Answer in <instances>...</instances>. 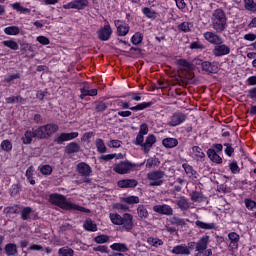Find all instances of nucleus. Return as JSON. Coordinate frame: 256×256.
I'll return each instance as SVG.
<instances>
[{
	"label": "nucleus",
	"mask_w": 256,
	"mask_h": 256,
	"mask_svg": "<svg viewBox=\"0 0 256 256\" xmlns=\"http://www.w3.org/2000/svg\"><path fill=\"white\" fill-rule=\"evenodd\" d=\"M48 201L49 203H51V205H55L63 211H80V213H91V210H89L88 208L77 205L67 200V196L63 194L52 193L49 195Z\"/></svg>",
	"instance_id": "f257e3e1"
},
{
	"label": "nucleus",
	"mask_w": 256,
	"mask_h": 256,
	"mask_svg": "<svg viewBox=\"0 0 256 256\" xmlns=\"http://www.w3.org/2000/svg\"><path fill=\"white\" fill-rule=\"evenodd\" d=\"M212 27L216 33H223L227 29V14L221 8L214 10L212 14Z\"/></svg>",
	"instance_id": "f03ea898"
},
{
	"label": "nucleus",
	"mask_w": 256,
	"mask_h": 256,
	"mask_svg": "<svg viewBox=\"0 0 256 256\" xmlns=\"http://www.w3.org/2000/svg\"><path fill=\"white\" fill-rule=\"evenodd\" d=\"M38 131L39 139H49V137L55 135L59 131V125L55 123H48L46 125L39 126L36 128Z\"/></svg>",
	"instance_id": "7ed1b4c3"
},
{
	"label": "nucleus",
	"mask_w": 256,
	"mask_h": 256,
	"mask_svg": "<svg viewBox=\"0 0 256 256\" xmlns=\"http://www.w3.org/2000/svg\"><path fill=\"white\" fill-rule=\"evenodd\" d=\"M147 179L149 181V187H161L165 179V171L163 170H153L147 174Z\"/></svg>",
	"instance_id": "20e7f679"
},
{
	"label": "nucleus",
	"mask_w": 256,
	"mask_h": 256,
	"mask_svg": "<svg viewBox=\"0 0 256 256\" xmlns=\"http://www.w3.org/2000/svg\"><path fill=\"white\" fill-rule=\"evenodd\" d=\"M133 169H135V164L131 163L129 160L120 161L113 166V172L118 175H127V173L133 171Z\"/></svg>",
	"instance_id": "39448f33"
},
{
	"label": "nucleus",
	"mask_w": 256,
	"mask_h": 256,
	"mask_svg": "<svg viewBox=\"0 0 256 256\" xmlns=\"http://www.w3.org/2000/svg\"><path fill=\"white\" fill-rule=\"evenodd\" d=\"M79 137V132H62L54 136L53 143L55 145H63L67 141H73Z\"/></svg>",
	"instance_id": "423d86ee"
},
{
	"label": "nucleus",
	"mask_w": 256,
	"mask_h": 256,
	"mask_svg": "<svg viewBox=\"0 0 256 256\" xmlns=\"http://www.w3.org/2000/svg\"><path fill=\"white\" fill-rule=\"evenodd\" d=\"M187 121V114L176 111L170 117V121L168 122L169 127H179V125H183Z\"/></svg>",
	"instance_id": "0eeeda50"
},
{
	"label": "nucleus",
	"mask_w": 256,
	"mask_h": 256,
	"mask_svg": "<svg viewBox=\"0 0 256 256\" xmlns=\"http://www.w3.org/2000/svg\"><path fill=\"white\" fill-rule=\"evenodd\" d=\"M153 105V102H142L138 103L136 106H132L127 101H120V107L122 109H130V111H145V109H149Z\"/></svg>",
	"instance_id": "6e6552de"
},
{
	"label": "nucleus",
	"mask_w": 256,
	"mask_h": 256,
	"mask_svg": "<svg viewBox=\"0 0 256 256\" xmlns=\"http://www.w3.org/2000/svg\"><path fill=\"white\" fill-rule=\"evenodd\" d=\"M96 34L99 41H109V39H111V36L113 35V29L111 28V24L107 22V24L97 30Z\"/></svg>",
	"instance_id": "1a4fd4ad"
},
{
	"label": "nucleus",
	"mask_w": 256,
	"mask_h": 256,
	"mask_svg": "<svg viewBox=\"0 0 256 256\" xmlns=\"http://www.w3.org/2000/svg\"><path fill=\"white\" fill-rule=\"evenodd\" d=\"M209 235L202 236L196 242V254L194 256H203V253L206 251L207 247H209Z\"/></svg>",
	"instance_id": "9d476101"
},
{
	"label": "nucleus",
	"mask_w": 256,
	"mask_h": 256,
	"mask_svg": "<svg viewBox=\"0 0 256 256\" xmlns=\"http://www.w3.org/2000/svg\"><path fill=\"white\" fill-rule=\"evenodd\" d=\"M86 7H89V0H72L62 6L64 9H77L78 11H83Z\"/></svg>",
	"instance_id": "9b49d317"
},
{
	"label": "nucleus",
	"mask_w": 256,
	"mask_h": 256,
	"mask_svg": "<svg viewBox=\"0 0 256 256\" xmlns=\"http://www.w3.org/2000/svg\"><path fill=\"white\" fill-rule=\"evenodd\" d=\"M114 25L116 27V33L118 37H125L129 34V24H127L124 20H115Z\"/></svg>",
	"instance_id": "f8f14e48"
},
{
	"label": "nucleus",
	"mask_w": 256,
	"mask_h": 256,
	"mask_svg": "<svg viewBox=\"0 0 256 256\" xmlns=\"http://www.w3.org/2000/svg\"><path fill=\"white\" fill-rule=\"evenodd\" d=\"M229 53H231V47L223 43L216 44L212 49V55H214V57H225V55H229Z\"/></svg>",
	"instance_id": "ddd939ff"
},
{
	"label": "nucleus",
	"mask_w": 256,
	"mask_h": 256,
	"mask_svg": "<svg viewBox=\"0 0 256 256\" xmlns=\"http://www.w3.org/2000/svg\"><path fill=\"white\" fill-rule=\"evenodd\" d=\"M203 37L205 41H207L211 45H220V43H223V37L213 31L204 32Z\"/></svg>",
	"instance_id": "4468645a"
},
{
	"label": "nucleus",
	"mask_w": 256,
	"mask_h": 256,
	"mask_svg": "<svg viewBox=\"0 0 256 256\" xmlns=\"http://www.w3.org/2000/svg\"><path fill=\"white\" fill-rule=\"evenodd\" d=\"M33 139H39V133L37 128L35 130H26L24 135L21 137L23 145H31Z\"/></svg>",
	"instance_id": "2eb2a0df"
},
{
	"label": "nucleus",
	"mask_w": 256,
	"mask_h": 256,
	"mask_svg": "<svg viewBox=\"0 0 256 256\" xmlns=\"http://www.w3.org/2000/svg\"><path fill=\"white\" fill-rule=\"evenodd\" d=\"M152 209L154 213H158V215H166V217L173 215V208L168 204L154 205Z\"/></svg>",
	"instance_id": "dca6fc26"
},
{
	"label": "nucleus",
	"mask_w": 256,
	"mask_h": 256,
	"mask_svg": "<svg viewBox=\"0 0 256 256\" xmlns=\"http://www.w3.org/2000/svg\"><path fill=\"white\" fill-rule=\"evenodd\" d=\"M202 71L209 74L219 73V64L217 62L202 61L201 62Z\"/></svg>",
	"instance_id": "f3484780"
},
{
	"label": "nucleus",
	"mask_w": 256,
	"mask_h": 256,
	"mask_svg": "<svg viewBox=\"0 0 256 256\" xmlns=\"http://www.w3.org/2000/svg\"><path fill=\"white\" fill-rule=\"evenodd\" d=\"M121 225L123 229H125V231L127 232L131 231L135 227V224L133 223V214L124 213L122 215Z\"/></svg>",
	"instance_id": "a211bd4d"
},
{
	"label": "nucleus",
	"mask_w": 256,
	"mask_h": 256,
	"mask_svg": "<svg viewBox=\"0 0 256 256\" xmlns=\"http://www.w3.org/2000/svg\"><path fill=\"white\" fill-rule=\"evenodd\" d=\"M76 171L81 175V177H89L93 173L91 166L85 162H80L76 166Z\"/></svg>",
	"instance_id": "6ab92c4d"
},
{
	"label": "nucleus",
	"mask_w": 256,
	"mask_h": 256,
	"mask_svg": "<svg viewBox=\"0 0 256 256\" xmlns=\"http://www.w3.org/2000/svg\"><path fill=\"white\" fill-rule=\"evenodd\" d=\"M155 143H157V137L155 136V134H149L146 137L145 142H144L143 147H142L143 153H145V155L150 153L151 148L153 147V145Z\"/></svg>",
	"instance_id": "aec40b11"
},
{
	"label": "nucleus",
	"mask_w": 256,
	"mask_h": 256,
	"mask_svg": "<svg viewBox=\"0 0 256 256\" xmlns=\"http://www.w3.org/2000/svg\"><path fill=\"white\" fill-rule=\"evenodd\" d=\"M120 189H135L139 185V182L135 179H122L117 182Z\"/></svg>",
	"instance_id": "412c9836"
},
{
	"label": "nucleus",
	"mask_w": 256,
	"mask_h": 256,
	"mask_svg": "<svg viewBox=\"0 0 256 256\" xmlns=\"http://www.w3.org/2000/svg\"><path fill=\"white\" fill-rule=\"evenodd\" d=\"M79 151H81V145L77 142H70L65 146L66 155H75V153H79Z\"/></svg>",
	"instance_id": "4be33fe9"
},
{
	"label": "nucleus",
	"mask_w": 256,
	"mask_h": 256,
	"mask_svg": "<svg viewBox=\"0 0 256 256\" xmlns=\"http://www.w3.org/2000/svg\"><path fill=\"white\" fill-rule=\"evenodd\" d=\"M206 153H207L208 159H210L212 163H216L217 165H221V163H223V158H221V156L217 154L215 149L209 148Z\"/></svg>",
	"instance_id": "5701e85b"
},
{
	"label": "nucleus",
	"mask_w": 256,
	"mask_h": 256,
	"mask_svg": "<svg viewBox=\"0 0 256 256\" xmlns=\"http://www.w3.org/2000/svg\"><path fill=\"white\" fill-rule=\"evenodd\" d=\"M172 253L174 255H191V250L185 244H179L173 247Z\"/></svg>",
	"instance_id": "b1692460"
},
{
	"label": "nucleus",
	"mask_w": 256,
	"mask_h": 256,
	"mask_svg": "<svg viewBox=\"0 0 256 256\" xmlns=\"http://www.w3.org/2000/svg\"><path fill=\"white\" fill-rule=\"evenodd\" d=\"M175 204L177 205L180 211H187L190 207L189 199H187V197L185 196H181L177 198V200L175 201Z\"/></svg>",
	"instance_id": "393cba45"
},
{
	"label": "nucleus",
	"mask_w": 256,
	"mask_h": 256,
	"mask_svg": "<svg viewBox=\"0 0 256 256\" xmlns=\"http://www.w3.org/2000/svg\"><path fill=\"white\" fill-rule=\"evenodd\" d=\"M195 225L198 229H203L204 231H211L217 227L215 223H207L201 220H197Z\"/></svg>",
	"instance_id": "a878e982"
},
{
	"label": "nucleus",
	"mask_w": 256,
	"mask_h": 256,
	"mask_svg": "<svg viewBox=\"0 0 256 256\" xmlns=\"http://www.w3.org/2000/svg\"><path fill=\"white\" fill-rule=\"evenodd\" d=\"M162 145L166 149H174V147L179 145V140H177V138H164L162 140Z\"/></svg>",
	"instance_id": "bb28decb"
},
{
	"label": "nucleus",
	"mask_w": 256,
	"mask_h": 256,
	"mask_svg": "<svg viewBox=\"0 0 256 256\" xmlns=\"http://www.w3.org/2000/svg\"><path fill=\"white\" fill-rule=\"evenodd\" d=\"M228 239L230 241V247L232 249H237V247H239V239H240V236L239 234H237L236 232H230L228 234Z\"/></svg>",
	"instance_id": "cd10ccee"
},
{
	"label": "nucleus",
	"mask_w": 256,
	"mask_h": 256,
	"mask_svg": "<svg viewBox=\"0 0 256 256\" xmlns=\"http://www.w3.org/2000/svg\"><path fill=\"white\" fill-rule=\"evenodd\" d=\"M141 12L146 19H150L151 21H155V19H157V12L149 7L142 8Z\"/></svg>",
	"instance_id": "c85d7f7f"
},
{
	"label": "nucleus",
	"mask_w": 256,
	"mask_h": 256,
	"mask_svg": "<svg viewBox=\"0 0 256 256\" xmlns=\"http://www.w3.org/2000/svg\"><path fill=\"white\" fill-rule=\"evenodd\" d=\"M5 255L7 256H15L19 251L17 250V244L15 243H8L4 247Z\"/></svg>",
	"instance_id": "c756f323"
},
{
	"label": "nucleus",
	"mask_w": 256,
	"mask_h": 256,
	"mask_svg": "<svg viewBox=\"0 0 256 256\" xmlns=\"http://www.w3.org/2000/svg\"><path fill=\"white\" fill-rule=\"evenodd\" d=\"M21 220L22 221H29L31 219V215H33L34 211L33 208L26 206V207H21Z\"/></svg>",
	"instance_id": "7c9ffc66"
},
{
	"label": "nucleus",
	"mask_w": 256,
	"mask_h": 256,
	"mask_svg": "<svg viewBox=\"0 0 256 256\" xmlns=\"http://www.w3.org/2000/svg\"><path fill=\"white\" fill-rule=\"evenodd\" d=\"M110 249H112V251H117L118 253H127V251H129L127 244L117 242L110 245Z\"/></svg>",
	"instance_id": "2f4dec72"
},
{
	"label": "nucleus",
	"mask_w": 256,
	"mask_h": 256,
	"mask_svg": "<svg viewBox=\"0 0 256 256\" xmlns=\"http://www.w3.org/2000/svg\"><path fill=\"white\" fill-rule=\"evenodd\" d=\"M136 211L140 219H149V210H147V206L139 204Z\"/></svg>",
	"instance_id": "473e14b6"
},
{
	"label": "nucleus",
	"mask_w": 256,
	"mask_h": 256,
	"mask_svg": "<svg viewBox=\"0 0 256 256\" xmlns=\"http://www.w3.org/2000/svg\"><path fill=\"white\" fill-rule=\"evenodd\" d=\"M95 147L97 149V153H100L101 155L107 153V146L105 145V141L101 138H97L95 140Z\"/></svg>",
	"instance_id": "72a5a7b5"
},
{
	"label": "nucleus",
	"mask_w": 256,
	"mask_h": 256,
	"mask_svg": "<svg viewBox=\"0 0 256 256\" xmlns=\"http://www.w3.org/2000/svg\"><path fill=\"white\" fill-rule=\"evenodd\" d=\"M182 169H184L187 177H189V178L195 177V179H197V176H195V175H197V171H195L193 166H191L189 163H183Z\"/></svg>",
	"instance_id": "f704fd0d"
},
{
	"label": "nucleus",
	"mask_w": 256,
	"mask_h": 256,
	"mask_svg": "<svg viewBox=\"0 0 256 256\" xmlns=\"http://www.w3.org/2000/svg\"><path fill=\"white\" fill-rule=\"evenodd\" d=\"M192 152L194 153L197 161H205V152H203V149L199 146H193L192 147Z\"/></svg>",
	"instance_id": "c9c22d12"
},
{
	"label": "nucleus",
	"mask_w": 256,
	"mask_h": 256,
	"mask_svg": "<svg viewBox=\"0 0 256 256\" xmlns=\"http://www.w3.org/2000/svg\"><path fill=\"white\" fill-rule=\"evenodd\" d=\"M83 227L85 231H88L90 233H95L97 231V224L93 223V220L91 219L85 220Z\"/></svg>",
	"instance_id": "e433bc0d"
},
{
	"label": "nucleus",
	"mask_w": 256,
	"mask_h": 256,
	"mask_svg": "<svg viewBox=\"0 0 256 256\" xmlns=\"http://www.w3.org/2000/svg\"><path fill=\"white\" fill-rule=\"evenodd\" d=\"M2 45L8 49H11L12 51H18L19 49V43L13 39L2 41Z\"/></svg>",
	"instance_id": "4c0bfd02"
},
{
	"label": "nucleus",
	"mask_w": 256,
	"mask_h": 256,
	"mask_svg": "<svg viewBox=\"0 0 256 256\" xmlns=\"http://www.w3.org/2000/svg\"><path fill=\"white\" fill-rule=\"evenodd\" d=\"M94 111L95 113H103L104 111H107V103L101 100L94 102Z\"/></svg>",
	"instance_id": "58836bf2"
},
{
	"label": "nucleus",
	"mask_w": 256,
	"mask_h": 256,
	"mask_svg": "<svg viewBox=\"0 0 256 256\" xmlns=\"http://www.w3.org/2000/svg\"><path fill=\"white\" fill-rule=\"evenodd\" d=\"M10 5L12 9H14V11H17V13H24V14L31 13V9L21 6V3L19 2H15Z\"/></svg>",
	"instance_id": "ea45409f"
},
{
	"label": "nucleus",
	"mask_w": 256,
	"mask_h": 256,
	"mask_svg": "<svg viewBox=\"0 0 256 256\" xmlns=\"http://www.w3.org/2000/svg\"><path fill=\"white\" fill-rule=\"evenodd\" d=\"M109 218L113 225H121L123 223V216L118 213H110Z\"/></svg>",
	"instance_id": "a19ab883"
},
{
	"label": "nucleus",
	"mask_w": 256,
	"mask_h": 256,
	"mask_svg": "<svg viewBox=\"0 0 256 256\" xmlns=\"http://www.w3.org/2000/svg\"><path fill=\"white\" fill-rule=\"evenodd\" d=\"M122 203H127V205H137L140 202L139 196H128L121 199Z\"/></svg>",
	"instance_id": "79ce46f5"
},
{
	"label": "nucleus",
	"mask_w": 256,
	"mask_h": 256,
	"mask_svg": "<svg viewBox=\"0 0 256 256\" xmlns=\"http://www.w3.org/2000/svg\"><path fill=\"white\" fill-rule=\"evenodd\" d=\"M244 9H246V11H250V13H256L255 0H244Z\"/></svg>",
	"instance_id": "37998d69"
},
{
	"label": "nucleus",
	"mask_w": 256,
	"mask_h": 256,
	"mask_svg": "<svg viewBox=\"0 0 256 256\" xmlns=\"http://www.w3.org/2000/svg\"><path fill=\"white\" fill-rule=\"evenodd\" d=\"M191 27H193L191 22H182L178 24L177 29L183 33H191Z\"/></svg>",
	"instance_id": "c03bdc74"
},
{
	"label": "nucleus",
	"mask_w": 256,
	"mask_h": 256,
	"mask_svg": "<svg viewBox=\"0 0 256 256\" xmlns=\"http://www.w3.org/2000/svg\"><path fill=\"white\" fill-rule=\"evenodd\" d=\"M58 256H75V250L69 247L59 248Z\"/></svg>",
	"instance_id": "a18cd8bd"
},
{
	"label": "nucleus",
	"mask_w": 256,
	"mask_h": 256,
	"mask_svg": "<svg viewBox=\"0 0 256 256\" xmlns=\"http://www.w3.org/2000/svg\"><path fill=\"white\" fill-rule=\"evenodd\" d=\"M5 35H19L21 33V29L19 26H8L4 28Z\"/></svg>",
	"instance_id": "49530a36"
},
{
	"label": "nucleus",
	"mask_w": 256,
	"mask_h": 256,
	"mask_svg": "<svg viewBox=\"0 0 256 256\" xmlns=\"http://www.w3.org/2000/svg\"><path fill=\"white\" fill-rule=\"evenodd\" d=\"M4 211L8 215H19V213H21V206L19 205L8 206L4 209Z\"/></svg>",
	"instance_id": "de8ad7c7"
},
{
	"label": "nucleus",
	"mask_w": 256,
	"mask_h": 256,
	"mask_svg": "<svg viewBox=\"0 0 256 256\" xmlns=\"http://www.w3.org/2000/svg\"><path fill=\"white\" fill-rule=\"evenodd\" d=\"M228 167L232 175H237L241 173V168H239V164L236 162V160L230 161Z\"/></svg>",
	"instance_id": "09e8293b"
},
{
	"label": "nucleus",
	"mask_w": 256,
	"mask_h": 256,
	"mask_svg": "<svg viewBox=\"0 0 256 256\" xmlns=\"http://www.w3.org/2000/svg\"><path fill=\"white\" fill-rule=\"evenodd\" d=\"M131 43H132V45H141V43H143V33H141V32H136V33L131 37Z\"/></svg>",
	"instance_id": "8fccbe9b"
},
{
	"label": "nucleus",
	"mask_w": 256,
	"mask_h": 256,
	"mask_svg": "<svg viewBox=\"0 0 256 256\" xmlns=\"http://www.w3.org/2000/svg\"><path fill=\"white\" fill-rule=\"evenodd\" d=\"M190 199L194 203H201V201H203V192L193 191L190 194Z\"/></svg>",
	"instance_id": "3c124183"
},
{
	"label": "nucleus",
	"mask_w": 256,
	"mask_h": 256,
	"mask_svg": "<svg viewBox=\"0 0 256 256\" xmlns=\"http://www.w3.org/2000/svg\"><path fill=\"white\" fill-rule=\"evenodd\" d=\"M5 101L8 105H13V103H23L25 99L21 97V95H18V96L7 97Z\"/></svg>",
	"instance_id": "603ef678"
},
{
	"label": "nucleus",
	"mask_w": 256,
	"mask_h": 256,
	"mask_svg": "<svg viewBox=\"0 0 256 256\" xmlns=\"http://www.w3.org/2000/svg\"><path fill=\"white\" fill-rule=\"evenodd\" d=\"M147 243L149 244V245H152V247H161V246H163V240H161V239H159V238H153V237H149L148 239H147Z\"/></svg>",
	"instance_id": "864d4df0"
},
{
	"label": "nucleus",
	"mask_w": 256,
	"mask_h": 256,
	"mask_svg": "<svg viewBox=\"0 0 256 256\" xmlns=\"http://www.w3.org/2000/svg\"><path fill=\"white\" fill-rule=\"evenodd\" d=\"M0 147L3 151H6V153L13 151V144L9 140H3L0 144Z\"/></svg>",
	"instance_id": "5fc2aeb1"
},
{
	"label": "nucleus",
	"mask_w": 256,
	"mask_h": 256,
	"mask_svg": "<svg viewBox=\"0 0 256 256\" xmlns=\"http://www.w3.org/2000/svg\"><path fill=\"white\" fill-rule=\"evenodd\" d=\"M244 205L248 211H253V209H256V201L251 198H245Z\"/></svg>",
	"instance_id": "6e6d98bb"
},
{
	"label": "nucleus",
	"mask_w": 256,
	"mask_h": 256,
	"mask_svg": "<svg viewBox=\"0 0 256 256\" xmlns=\"http://www.w3.org/2000/svg\"><path fill=\"white\" fill-rule=\"evenodd\" d=\"M113 209H116V211L124 212L126 213L127 211H130V208L127 204H123V203H115L113 204Z\"/></svg>",
	"instance_id": "4d7b16f0"
},
{
	"label": "nucleus",
	"mask_w": 256,
	"mask_h": 256,
	"mask_svg": "<svg viewBox=\"0 0 256 256\" xmlns=\"http://www.w3.org/2000/svg\"><path fill=\"white\" fill-rule=\"evenodd\" d=\"M93 137H95V132H86L82 135L81 141L82 143H91V139H93Z\"/></svg>",
	"instance_id": "13d9d810"
},
{
	"label": "nucleus",
	"mask_w": 256,
	"mask_h": 256,
	"mask_svg": "<svg viewBox=\"0 0 256 256\" xmlns=\"http://www.w3.org/2000/svg\"><path fill=\"white\" fill-rule=\"evenodd\" d=\"M133 144L143 149V145H145V135L137 134L136 140L133 142Z\"/></svg>",
	"instance_id": "bf43d9fd"
},
{
	"label": "nucleus",
	"mask_w": 256,
	"mask_h": 256,
	"mask_svg": "<svg viewBox=\"0 0 256 256\" xmlns=\"http://www.w3.org/2000/svg\"><path fill=\"white\" fill-rule=\"evenodd\" d=\"M224 153L227 155V157H233V153H235V148H233V145L231 143H224Z\"/></svg>",
	"instance_id": "052dcab7"
},
{
	"label": "nucleus",
	"mask_w": 256,
	"mask_h": 256,
	"mask_svg": "<svg viewBox=\"0 0 256 256\" xmlns=\"http://www.w3.org/2000/svg\"><path fill=\"white\" fill-rule=\"evenodd\" d=\"M95 243H98V245H103V243H108L109 241V236L102 234L98 235L94 238Z\"/></svg>",
	"instance_id": "680f3d73"
},
{
	"label": "nucleus",
	"mask_w": 256,
	"mask_h": 256,
	"mask_svg": "<svg viewBox=\"0 0 256 256\" xmlns=\"http://www.w3.org/2000/svg\"><path fill=\"white\" fill-rule=\"evenodd\" d=\"M40 173H42V175H51V173H53V167L49 164H45L40 167Z\"/></svg>",
	"instance_id": "e2e57ef3"
},
{
	"label": "nucleus",
	"mask_w": 256,
	"mask_h": 256,
	"mask_svg": "<svg viewBox=\"0 0 256 256\" xmlns=\"http://www.w3.org/2000/svg\"><path fill=\"white\" fill-rule=\"evenodd\" d=\"M115 157H117V154H106V155H101L100 157H98L100 163H103V161L107 162V161H113V159H115Z\"/></svg>",
	"instance_id": "0e129e2a"
},
{
	"label": "nucleus",
	"mask_w": 256,
	"mask_h": 256,
	"mask_svg": "<svg viewBox=\"0 0 256 256\" xmlns=\"http://www.w3.org/2000/svg\"><path fill=\"white\" fill-rule=\"evenodd\" d=\"M189 49H196L197 51H203V49H205V46L200 42L194 41L190 43Z\"/></svg>",
	"instance_id": "69168bd1"
},
{
	"label": "nucleus",
	"mask_w": 256,
	"mask_h": 256,
	"mask_svg": "<svg viewBox=\"0 0 256 256\" xmlns=\"http://www.w3.org/2000/svg\"><path fill=\"white\" fill-rule=\"evenodd\" d=\"M171 224L172 225H178V226L185 225V220L183 218H179L177 216H174L171 219Z\"/></svg>",
	"instance_id": "338daca9"
},
{
	"label": "nucleus",
	"mask_w": 256,
	"mask_h": 256,
	"mask_svg": "<svg viewBox=\"0 0 256 256\" xmlns=\"http://www.w3.org/2000/svg\"><path fill=\"white\" fill-rule=\"evenodd\" d=\"M247 98L248 99H256V87L248 90Z\"/></svg>",
	"instance_id": "774afa93"
}]
</instances>
